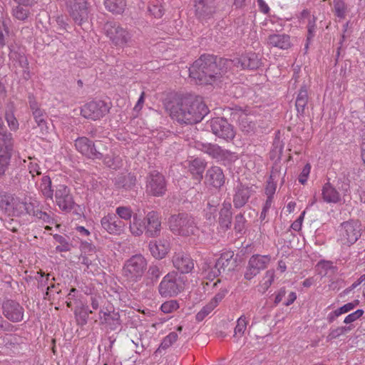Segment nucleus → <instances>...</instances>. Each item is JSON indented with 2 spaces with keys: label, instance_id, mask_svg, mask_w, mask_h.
I'll return each instance as SVG.
<instances>
[{
  "label": "nucleus",
  "instance_id": "obj_1",
  "mask_svg": "<svg viewBox=\"0 0 365 365\" xmlns=\"http://www.w3.org/2000/svg\"><path fill=\"white\" fill-rule=\"evenodd\" d=\"M230 63L227 58L202 54L189 68L190 76L197 83L212 84L227 72Z\"/></svg>",
  "mask_w": 365,
  "mask_h": 365
},
{
  "label": "nucleus",
  "instance_id": "obj_2",
  "mask_svg": "<svg viewBox=\"0 0 365 365\" xmlns=\"http://www.w3.org/2000/svg\"><path fill=\"white\" fill-rule=\"evenodd\" d=\"M171 118L181 124H195L200 122L208 113L207 106L201 99L185 98L170 102L166 106Z\"/></svg>",
  "mask_w": 365,
  "mask_h": 365
},
{
  "label": "nucleus",
  "instance_id": "obj_3",
  "mask_svg": "<svg viewBox=\"0 0 365 365\" xmlns=\"http://www.w3.org/2000/svg\"><path fill=\"white\" fill-rule=\"evenodd\" d=\"M129 229L131 234L140 237L145 233L147 237H156L161 231V221L158 212H149L143 218L134 214L133 220L130 222Z\"/></svg>",
  "mask_w": 365,
  "mask_h": 365
},
{
  "label": "nucleus",
  "instance_id": "obj_4",
  "mask_svg": "<svg viewBox=\"0 0 365 365\" xmlns=\"http://www.w3.org/2000/svg\"><path fill=\"white\" fill-rule=\"evenodd\" d=\"M38 207V202L31 197L21 198L15 195H6L0 201V207L9 216L23 217L34 212Z\"/></svg>",
  "mask_w": 365,
  "mask_h": 365
},
{
  "label": "nucleus",
  "instance_id": "obj_5",
  "mask_svg": "<svg viewBox=\"0 0 365 365\" xmlns=\"http://www.w3.org/2000/svg\"><path fill=\"white\" fill-rule=\"evenodd\" d=\"M168 224L174 235L182 237L195 235L199 231L196 219L187 212L172 215L168 220Z\"/></svg>",
  "mask_w": 365,
  "mask_h": 365
},
{
  "label": "nucleus",
  "instance_id": "obj_6",
  "mask_svg": "<svg viewBox=\"0 0 365 365\" xmlns=\"http://www.w3.org/2000/svg\"><path fill=\"white\" fill-rule=\"evenodd\" d=\"M76 150L83 155L92 160L101 159L108 151V143L102 140L95 142L86 137H79L75 140Z\"/></svg>",
  "mask_w": 365,
  "mask_h": 365
},
{
  "label": "nucleus",
  "instance_id": "obj_7",
  "mask_svg": "<svg viewBox=\"0 0 365 365\" xmlns=\"http://www.w3.org/2000/svg\"><path fill=\"white\" fill-rule=\"evenodd\" d=\"M185 282L180 274L171 272L167 274L158 286V292L163 297L177 296L184 289Z\"/></svg>",
  "mask_w": 365,
  "mask_h": 365
},
{
  "label": "nucleus",
  "instance_id": "obj_8",
  "mask_svg": "<svg viewBox=\"0 0 365 365\" xmlns=\"http://www.w3.org/2000/svg\"><path fill=\"white\" fill-rule=\"evenodd\" d=\"M339 241L344 245H354L361 235V224L357 220L342 222L338 228Z\"/></svg>",
  "mask_w": 365,
  "mask_h": 365
},
{
  "label": "nucleus",
  "instance_id": "obj_9",
  "mask_svg": "<svg viewBox=\"0 0 365 365\" xmlns=\"http://www.w3.org/2000/svg\"><path fill=\"white\" fill-rule=\"evenodd\" d=\"M147 267V261L141 255H135L125 261L123 276L132 282H138L143 277Z\"/></svg>",
  "mask_w": 365,
  "mask_h": 365
},
{
  "label": "nucleus",
  "instance_id": "obj_10",
  "mask_svg": "<svg viewBox=\"0 0 365 365\" xmlns=\"http://www.w3.org/2000/svg\"><path fill=\"white\" fill-rule=\"evenodd\" d=\"M195 147L217 160L232 163L238 159L237 153L224 150L217 144L197 141L195 143Z\"/></svg>",
  "mask_w": 365,
  "mask_h": 365
},
{
  "label": "nucleus",
  "instance_id": "obj_11",
  "mask_svg": "<svg viewBox=\"0 0 365 365\" xmlns=\"http://www.w3.org/2000/svg\"><path fill=\"white\" fill-rule=\"evenodd\" d=\"M55 203L64 212H71L76 206L71 189L63 184L55 187Z\"/></svg>",
  "mask_w": 365,
  "mask_h": 365
},
{
  "label": "nucleus",
  "instance_id": "obj_12",
  "mask_svg": "<svg viewBox=\"0 0 365 365\" xmlns=\"http://www.w3.org/2000/svg\"><path fill=\"white\" fill-rule=\"evenodd\" d=\"M167 191V182L158 170L150 171L146 177V192L155 197L163 196Z\"/></svg>",
  "mask_w": 365,
  "mask_h": 365
},
{
  "label": "nucleus",
  "instance_id": "obj_13",
  "mask_svg": "<svg viewBox=\"0 0 365 365\" xmlns=\"http://www.w3.org/2000/svg\"><path fill=\"white\" fill-rule=\"evenodd\" d=\"M106 36L115 46H123L131 42V35L116 22H107L104 26Z\"/></svg>",
  "mask_w": 365,
  "mask_h": 365
},
{
  "label": "nucleus",
  "instance_id": "obj_14",
  "mask_svg": "<svg viewBox=\"0 0 365 365\" xmlns=\"http://www.w3.org/2000/svg\"><path fill=\"white\" fill-rule=\"evenodd\" d=\"M209 126L215 136L227 142L235 137L234 126L225 118H212L209 123Z\"/></svg>",
  "mask_w": 365,
  "mask_h": 365
},
{
  "label": "nucleus",
  "instance_id": "obj_15",
  "mask_svg": "<svg viewBox=\"0 0 365 365\" xmlns=\"http://www.w3.org/2000/svg\"><path fill=\"white\" fill-rule=\"evenodd\" d=\"M68 12L78 25L86 22L89 17V9L86 0H66Z\"/></svg>",
  "mask_w": 365,
  "mask_h": 365
},
{
  "label": "nucleus",
  "instance_id": "obj_16",
  "mask_svg": "<svg viewBox=\"0 0 365 365\" xmlns=\"http://www.w3.org/2000/svg\"><path fill=\"white\" fill-rule=\"evenodd\" d=\"M110 108L109 105L103 101H93L81 107V114L85 118L96 120L107 114Z\"/></svg>",
  "mask_w": 365,
  "mask_h": 365
},
{
  "label": "nucleus",
  "instance_id": "obj_17",
  "mask_svg": "<svg viewBox=\"0 0 365 365\" xmlns=\"http://www.w3.org/2000/svg\"><path fill=\"white\" fill-rule=\"evenodd\" d=\"M270 262L269 255H253L250 258L244 277L247 280H251L256 277L262 270L267 268Z\"/></svg>",
  "mask_w": 365,
  "mask_h": 365
},
{
  "label": "nucleus",
  "instance_id": "obj_18",
  "mask_svg": "<svg viewBox=\"0 0 365 365\" xmlns=\"http://www.w3.org/2000/svg\"><path fill=\"white\" fill-rule=\"evenodd\" d=\"M1 309L4 316L11 322H20L24 319V309L15 300L4 299L1 304Z\"/></svg>",
  "mask_w": 365,
  "mask_h": 365
},
{
  "label": "nucleus",
  "instance_id": "obj_19",
  "mask_svg": "<svg viewBox=\"0 0 365 365\" xmlns=\"http://www.w3.org/2000/svg\"><path fill=\"white\" fill-rule=\"evenodd\" d=\"M217 9L216 0H195V13L200 21L212 18Z\"/></svg>",
  "mask_w": 365,
  "mask_h": 365
},
{
  "label": "nucleus",
  "instance_id": "obj_20",
  "mask_svg": "<svg viewBox=\"0 0 365 365\" xmlns=\"http://www.w3.org/2000/svg\"><path fill=\"white\" fill-rule=\"evenodd\" d=\"M29 103L34 119L37 124V127L40 129L41 135H46L48 133V127L47 125V115L46 112L39 108L34 96H29Z\"/></svg>",
  "mask_w": 365,
  "mask_h": 365
},
{
  "label": "nucleus",
  "instance_id": "obj_21",
  "mask_svg": "<svg viewBox=\"0 0 365 365\" xmlns=\"http://www.w3.org/2000/svg\"><path fill=\"white\" fill-rule=\"evenodd\" d=\"M229 60L231 62L229 65V68L233 66L237 68H241L242 69L247 68L253 70L258 68L261 66V59L255 53H246L240 57Z\"/></svg>",
  "mask_w": 365,
  "mask_h": 365
},
{
  "label": "nucleus",
  "instance_id": "obj_22",
  "mask_svg": "<svg viewBox=\"0 0 365 365\" xmlns=\"http://www.w3.org/2000/svg\"><path fill=\"white\" fill-rule=\"evenodd\" d=\"M101 224L104 230L110 235H119L123 232L125 223L115 214H108L102 217Z\"/></svg>",
  "mask_w": 365,
  "mask_h": 365
},
{
  "label": "nucleus",
  "instance_id": "obj_23",
  "mask_svg": "<svg viewBox=\"0 0 365 365\" xmlns=\"http://www.w3.org/2000/svg\"><path fill=\"white\" fill-rule=\"evenodd\" d=\"M172 261L173 266L181 274L190 273L194 269V261L187 253L182 252L175 253Z\"/></svg>",
  "mask_w": 365,
  "mask_h": 365
},
{
  "label": "nucleus",
  "instance_id": "obj_24",
  "mask_svg": "<svg viewBox=\"0 0 365 365\" xmlns=\"http://www.w3.org/2000/svg\"><path fill=\"white\" fill-rule=\"evenodd\" d=\"M205 182L215 187L220 188L225 181V177L221 168L212 166L210 168L205 174Z\"/></svg>",
  "mask_w": 365,
  "mask_h": 365
},
{
  "label": "nucleus",
  "instance_id": "obj_25",
  "mask_svg": "<svg viewBox=\"0 0 365 365\" xmlns=\"http://www.w3.org/2000/svg\"><path fill=\"white\" fill-rule=\"evenodd\" d=\"M99 319L101 324L109 326L111 330H115L120 326V314L118 312L105 311L101 309L99 312Z\"/></svg>",
  "mask_w": 365,
  "mask_h": 365
},
{
  "label": "nucleus",
  "instance_id": "obj_26",
  "mask_svg": "<svg viewBox=\"0 0 365 365\" xmlns=\"http://www.w3.org/2000/svg\"><path fill=\"white\" fill-rule=\"evenodd\" d=\"M251 195L250 187L242 184L238 185L235 188L233 197V204L235 208H240L246 205Z\"/></svg>",
  "mask_w": 365,
  "mask_h": 365
},
{
  "label": "nucleus",
  "instance_id": "obj_27",
  "mask_svg": "<svg viewBox=\"0 0 365 365\" xmlns=\"http://www.w3.org/2000/svg\"><path fill=\"white\" fill-rule=\"evenodd\" d=\"M268 46L276 47L280 49H288L292 46L290 36L287 34H274L267 38Z\"/></svg>",
  "mask_w": 365,
  "mask_h": 365
},
{
  "label": "nucleus",
  "instance_id": "obj_28",
  "mask_svg": "<svg viewBox=\"0 0 365 365\" xmlns=\"http://www.w3.org/2000/svg\"><path fill=\"white\" fill-rule=\"evenodd\" d=\"M151 255L155 259H163L169 250V245L165 241H150L148 245Z\"/></svg>",
  "mask_w": 365,
  "mask_h": 365
},
{
  "label": "nucleus",
  "instance_id": "obj_29",
  "mask_svg": "<svg viewBox=\"0 0 365 365\" xmlns=\"http://www.w3.org/2000/svg\"><path fill=\"white\" fill-rule=\"evenodd\" d=\"M206 167V162L200 158H195L189 162L188 169L194 179L201 181Z\"/></svg>",
  "mask_w": 365,
  "mask_h": 365
},
{
  "label": "nucleus",
  "instance_id": "obj_30",
  "mask_svg": "<svg viewBox=\"0 0 365 365\" xmlns=\"http://www.w3.org/2000/svg\"><path fill=\"white\" fill-rule=\"evenodd\" d=\"M322 195L324 202L327 203H337L341 200L339 192L330 182H327L322 187Z\"/></svg>",
  "mask_w": 365,
  "mask_h": 365
},
{
  "label": "nucleus",
  "instance_id": "obj_31",
  "mask_svg": "<svg viewBox=\"0 0 365 365\" xmlns=\"http://www.w3.org/2000/svg\"><path fill=\"white\" fill-rule=\"evenodd\" d=\"M220 202V197L218 194L212 195L208 197L206 207L204 209L205 217L208 220L215 218L217 208Z\"/></svg>",
  "mask_w": 365,
  "mask_h": 365
},
{
  "label": "nucleus",
  "instance_id": "obj_32",
  "mask_svg": "<svg viewBox=\"0 0 365 365\" xmlns=\"http://www.w3.org/2000/svg\"><path fill=\"white\" fill-rule=\"evenodd\" d=\"M232 205L230 202L225 201L220 211L219 222L222 227L229 228L232 224Z\"/></svg>",
  "mask_w": 365,
  "mask_h": 365
},
{
  "label": "nucleus",
  "instance_id": "obj_33",
  "mask_svg": "<svg viewBox=\"0 0 365 365\" xmlns=\"http://www.w3.org/2000/svg\"><path fill=\"white\" fill-rule=\"evenodd\" d=\"M233 256L234 253L232 251L223 252L215 264L221 269V272L230 271L233 269Z\"/></svg>",
  "mask_w": 365,
  "mask_h": 365
},
{
  "label": "nucleus",
  "instance_id": "obj_34",
  "mask_svg": "<svg viewBox=\"0 0 365 365\" xmlns=\"http://www.w3.org/2000/svg\"><path fill=\"white\" fill-rule=\"evenodd\" d=\"M136 183V178L133 174L118 175L115 178V185L119 188L125 190L132 189Z\"/></svg>",
  "mask_w": 365,
  "mask_h": 365
},
{
  "label": "nucleus",
  "instance_id": "obj_35",
  "mask_svg": "<svg viewBox=\"0 0 365 365\" xmlns=\"http://www.w3.org/2000/svg\"><path fill=\"white\" fill-rule=\"evenodd\" d=\"M308 91L306 85L301 86L296 98L295 106L298 113L302 115L308 103Z\"/></svg>",
  "mask_w": 365,
  "mask_h": 365
},
{
  "label": "nucleus",
  "instance_id": "obj_36",
  "mask_svg": "<svg viewBox=\"0 0 365 365\" xmlns=\"http://www.w3.org/2000/svg\"><path fill=\"white\" fill-rule=\"evenodd\" d=\"M39 190L46 199L53 200L55 189H53L51 179L48 175H43L41 178Z\"/></svg>",
  "mask_w": 365,
  "mask_h": 365
},
{
  "label": "nucleus",
  "instance_id": "obj_37",
  "mask_svg": "<svg viewBox=\"0 0 365 365\" xmlns=\"http://www.w3.org/2000/svg\"><path fill=\"white\" fill-rule=\"evenodd\" d=\"M12 134L7 131L3 119L0 117V148H13Z\"/></svg>",
  "mask_w": 365,
  "mask_h": 365
},
{
  "label": "nucleus",
  "instance_id": "obj_38",
  "mask_svg": "<svg viewBox=\"0 0 365 365\" xmlns=\"http://www.w3.org/2000/svg\"><path fill=\"white\" fill-rule=\"evenodd\" d=\"M13 148H0V177L5 174L9 165Z\"/></svg>",
  "mask_w": 365,
  "mask_h": 365
},
{
  "label": "nucleus",
  "instance_id": "obj_39",
  "mask_svg": "<svg viewBox=\"0 0 365 365\" xmlns=\"http://www.w3.org/2000/svg\"><path fill=\"white\" fill-rule=\"evenodd\" d=\"M106 9L116 14H122L126 6L125 0H104Z\"/></svg>",
  "mask_w": 365,
  "mask_h": 365
},
{
  "label": "nucleus",
  "instance_id": "obj_40",
  "mask_svg": "<svg viewBox=\"0 0 365 365\" xmlns=\"http://www.w3.org/2000/svg\"><path fill=\"white\" fill-rule=\"evenodd\" d=\"M239 126L240 130L246 134L254 132L255 129V123L251 119L250 116L244 113L239 118Z\"/></svg>",
  "mask_w": 365,
  "mask_h": 365
},
{
  "label": "nucleus",
  "instance_id": "obj_41",
  "mask_svg": "<svg viewBox=\"0 0 365 365\" xmlns=\"http://www.w3.org/2000/svg\"><path fill=\"white\" fill-rule=\"evenodd\" d=\"M279 171L277 170V169H273L272 170L269 179L267 181L265 187V193L267 195V197H273L277 187L275 180L277 177L279 176Z\"/></svg>",
  "mask_w": 365,
  "mask_h": 365
},
{
  "label": "nucleus",
  "instance_id": "obj_42",
  "mask_svg": "<svg viewBox=\"0 0 365 365\" xmlns=\"http://www.w3.org/2000/svg\"><path fill=\"white\" fill-rule=\"evenodd\" d=\"M332 11L336 16L344 19L348 11L347 6L343 0H334Z\"/></svg>",
  "mask_w": 365,
  "mask_h": 365
},
{
  "label": "nucleus",
  "instance_id": "obj_43",
  "mask_svg": "<svg viewBox=\"0 0 365 365\" xmlns=\"http://www.w3.org/2000/svg\"><path fill=\"white\" fill-rule=\"evenodd\" d=\"M30 11L28 7L21 5H16L12 9V15L19 21H25L30 16Z\"/></svg>",
  "mask_w": 365,
  "mask_h": 365
},
{
  "label": "nucleus",
  "instance_id": "obj_44",
  "mask_svg": "<svg viewBox=\"0 0 365 365\" xmlns=\"http://www.w3.org/2000/svg\"><path fill=\"white\" fill-rule=\"evenodd\" d=\"M160 264H150L146 273V277L151 282H157L162 274Z\"/></svg>",
  "mask_w": 365,
  "mask_h": 365
},
{
  "label": "nucleus",
  "instance_id": "obj_45",
  "mask_svg": "<svg viewBox=\"0 0 365 365\" xmlns=\"http://www.w3.org/2000/svg\"><path fill=\"white\" fill-rule=\"evenodd\" d=\"M148 11L155 18L160 19L164 14V9L160 2L157 0L152 1L148 6Z\"/></svg>",
  "mask_w": 365,
  "mask_h": 365
},
{
  "label": "nucleus",
  "instance_id": "obj_46",
  "mask_svg": "<svg viewBox=\"0 0 365 365\" xmlns=\"http://www.w3.org/2000/svg\"><path fill=\"white\" fill-rule=\"evenodd\" d=\"M115 215L120 220H130L133 217V211L130 207L126 206H119L115 209Z\"/></svg>",
  "mask_w": 365,
  "mask_h": 365
},
{
  "label": "nucleus",
  "instance_id": "obj_47",
  "mask_svg": "<svg viewBox=\"0 0 365 365\" xmlns=\"http://www.w3.org/2000/svg\"><path fill=\"white\" fill-rule=\"evenodd\" d=\"M179 307V303L177 300L170 299L163 303L160 309L165 314H170L178 309Z\"/></svg>",
  "mask_w": 365,
  "mask_h": 365
},
{
  "label": "nucleus",
  "instance_id": "obj_48",
  "mask_svg": "<svg viewBox=\"0 0 365 365\" xmlns=\"http://www.w3.org/2000/svg\"><path fill=\"white\" fill-rule=\"evenodd\" d=\"M274 279V272L273 270H267L265 272L264 277H263V281L260 284L261 288L262 289V292H266L269 287L272 285Z\"/></svg>",
  "mask_w": 365,
  "mask_h": 365
},
{
  "label": "nucleus",
  "instance_id": "obj_49",
  "mask_svg": "<svg viewBox=\"0 0 365 365\" xmlns=\"http://www.w3.org/2000/svg\"><path fill=\"white\" fill-rule=\"evenodd\" d=\"M54 240L60 244V245L56 247V250L58 252H67L70 250V245L66 237L55 235H53Z\"/></svg>",
  "mask_w": 365,
  "mask_h": 365
},
{
  "label": "nucleus",
  "instance_id": "obj_50",
  "mask_svg": "<svg viewBox=\"0 0 365 365\" xmlns=\"http://www.w3.org/2000/svg\"><path fill=\"white\" fill-rule=\"evenodd\" d=\"M214 305L210 302L204 306L200 312L195 316V319L197 322L202 321L207 315H209L214 309Z\"/></svg>",
  "mask_w": 365,
  "mask_h": 365
},
{
  "label": "nucleus",
  "instance_id": "obj_51",
  "mask_svg": "<svg viewBox=\"0 0 365 365\" xmlns=\"http://www.w3.org/2000/svg\"><path fill=\"white\" fill-rule=\"evenodd\" d=\"M247 321L246 318L244 316L240 317L237 322V325L235 328V334L234 336L240 335L242 336L245 333V331L247 328Z\"/></svg>",
  "mask_w": 365,
  "mask_h": 365
},
{
  "label": "nucleus",
  "instance_id": "obj_52",
  "mask_svg": "<svg viewBox=\"0 0 365 365\" xmlns=\"http://www.w3.org/2000/svg\"><path fill=\"white\" fill-rule=\"evenodd\" d=\"M204 272L207 278L209 279H213L221 273V269H220L215 264L212 266L208 265L207 269H205Z\"/></svg>",
  "mask_w": 365,
  "mask_h": 365
},
{
  "label": "nucleus",
  "instance_id": "obj_53",
  "mask_svg": "<svg viewBox=\"0 0 365 365\" xmlns=\"http://www.w3.org/2000/svg\"><path fill=\"white\" fill-rule=\"evenodd\" d=\"M91 307L93 310L101 308L102 304L104 302V298L100 294H91L90 297Z\"/></svg>",
  "mask_w": 365,
  "mask_h": 365
},
{
  "label": "nucleus",
  "instance_id": "obj_54",
  "mask_svg": "<svg viewBox=\"0 0 365 365\" xmlns=\"http://www.w3.org/2000/svg\"><path fill=\"white\" fill-rule=\"evenodd\" d=\"M178 339L177 333L173 331L170 333L168 336H166L163 340L160 346L163 349H166L170 346L174 342H175Z\"/></svg>",
  "mask_w": 365,
  "mask_h": 365
},
{
  "label": "nucleus",
  "instance_id": "obj_55",
  "mask_svg": "<svg viewBox=\"0 0 365 365\" xmlns=\"http://www.w3.org/2000/svg\"><path fill=\"white\" fill-rule=\"evenodd\" d=\"M228 290L226 288L220 289V290L212 298L210 301L214 307L216 308L220 302L225 298L226 294H227Z\"/></svg>",
  "mask_w": 365,
  "mask_h": 365
},
{
  "label": "nucleus",
  "instance_id": "obj_56",
  "mask_svg": "<svg viewBox=\"0 0 365 365\" xmlns=\"http://www.w3.org/2000/svg\"><path fill=\"white\" fill-rule=\"evenodd\" d=\"M246 220L242 213H240L235 218V230L240 232L245 227Z\"/></svg>",
  "mask_w": 365,
  "mask_h": 365
},
{
  "label": "nucleus",
  "instance_id": "obj_57",
  "mask_svg": "<svg viewBox=\"0 0 365 365\" xmlns=\"http://www.w3.org/2000/svg\"><path fill=\"white\" fill-rule=\"evenodd\" d=\"M80 249L85 254H93L96 252V248L91 242L82 241L80 245Z\"/></svg>",
  "mask_w": 365,
  "mask_h": 365
},
{
  "label": "nucleus",
  "instance_id": "obj_58",
  "mask_svg": "<svg viewBox=\"0 0 365 365\" xmlns=\"http://www.w3.org/2000/svg\"><path fill=\"white\" fill-rule=\"evenodd\" d=\"M93 313L92 310H88L87 309H82L79 312L78 314H76L77 321L78 324L81 325H84L87 323V320L89 316V314Z\"/></svg>",
  "mask_w": 365,
  "mask_h": 365
},
{
  "label": "nucleus",
  "instance_id": "obj_59",
  "mask_svg": "<svg viewBox=\"0 0 365 365\" xmlns=\"http://www.w3.org/2000/svg\"><path fill=\"white\" fill-rule=\"evenodd\" d=\"M6 120L8 123V125L9 128L13 130H16L19 128V123L16 118H15L14 115L12 113H6L5 115Z\"/></svg>",
  "mask_w": 365,
  "mask_h": 365
},
{
  "label": "nucleus",
  "instance_id": "obj_60",
  "mask_svg": "<svg viewBox=\"0 0 365 365\" xmlns=\"http://www.w3.org/2000/svg\"><path fill=\"white\" fill-rule=\"evenodd\" d=\"M363 314H364L363 309H357L354 312L347 315L345 317L344 322L345 324H350L351 322H354L356 320H357L358 319H359L363 315Z\"/></svg>",
  "mask_w": 365,
  "mask_h": 365
},
{
  "label": "nucleus",
  "instance_id": "obj_61",
  "mask_svg": "<svg viewBox=\"0 0 365 365\" xmlns=\"http://www.w3.org/2000/svg\"><path fill=\"white\" fill-rule=\"evenodd\" d=\"M316 24H315V17L312 16V19H309L308 25H307V42L309 41L314 36L315 33Z\"/></svg>",
  "mask_w": 365,
  "mask_h": 365
},
{
  "label": "nucleus",
  "instance_id": "obj_62",
  "mask_svg": "<svg viewBox=\"0 0 365 365\" xmlns=\"http://www.w3.org/2000/svg\"><path fill=\"white\" fill-rule=\"evenodd\" d=\"M310 170H311V166L309 164H307L302 169V170L299 176V178H298L299 182L301 184L304 185L306 183V182L307 181V178L309 175Z\"/></svg>",
  "mask_w": 365,
  "mask_h": 365
},
{
  "label": "nucleus",
  "instance_id": "obj_63",
  "mask_svg": "<svg viewBox=\"0 0 365 365\" xmlns=\"http://www.w3.org/2000/svg\"><path fill=\"white\" fill-rule=\"evenodd\" d=\"M29 215H33L36 218L47 222H48L51 220V217L48 214L41 210H36V208H34V212L29 214Z\"/></svg>",
  "mask_w": 365,
  "mask_h": 365
},
{
  "label": "nucleus",
  "instance_id": "obj_64",
  "mask_svg": "<svg viewBox=\"0 0 365 365\" xmlns=\"http://www.w3.org/2000/svg\"><path fill=\"white\" fill-rule=\"evenodd\" d=\"M359 304V301L358 299H355L351 302H349L342 307H340V312L341 313H347L350 312L351 310L354 309L358 304Z\"/></svg>",
  "mask_w": 365,
  "mask_h": 365
}]
</instances>
